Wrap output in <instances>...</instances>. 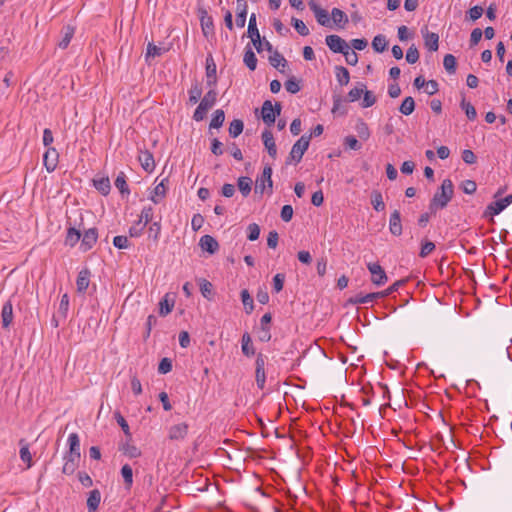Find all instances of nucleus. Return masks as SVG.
I'll return each mask as SVG.
<instances>
[{"instance_id":"nucleus-1","label":"nucleus","mask_w":512,"mask_h":512,"mask_svg":"<svg viewBox=\"0 0 512 512\" xmlns=\"http://www.w3.org/2000/svg\"><path fill=\"white\" fill-rule=\"evenodd\" d=\"M453 196V183L450 179L443 180L440 192H436L430 203V209L444 208Z\"/></svg>"},{"instance_id":"nucleus-2","label":"nucleus","mask_w":512,"mask_h":512,"mask_svg":"<svg viewBox=\"0 0 512 512\" xmlns=\"http://www.w3.org/2000/svg\"><path fill=\"white\" fill-rule=\"evenodd\" d=\"M217 93L214 89H210L200 101L198 107L194 111L193 119L197 122L202 121L209 109L216 103Z\"/></svg>"},{"instance_id":"nucleus-3","label":"nucleus","mask_w":512,"mask_h":512,"mask_svg":"<svg viewBox=\"0 0 512 512\" xmlns=\"http://www.w3.org/2000/svg\"><path fill=\"white\" fill-rule=\"evenodd\" d=\"M272 188V168L270 166H265L262 174L256 178L255 193L263 194L266 189H268V193L272 194Z\"/></svg>"},{"instance_id":"nucleus-4","label":"nucleus","mask_w":512,"mask_h":512,"mask_svg":"<svg viewBox=\"0 0 512 512\" xmlns=\"http://www.w3.org/2000/svg\"><path fill=\"white\" fill-rule=\"evenodd\" d=\"M281 113V105L280 103H275V105L272 104L271 101L266 100L264 101L262 108H261V117L263 122L271 126L275 123L276 117L279 116Z\"/></svg>"},{"instance_id":"nucleus-5","label":"nucleus","mask_w":512,"mask_h":512,"mask_svg":"<svg viewBox=\"0 0 512 512\" xmlns=\"http://www.w3.org/2000/svg\"><path fill=\"white\" fill-rule=\"evenodd\" d=\"M311 136L302 135L292 146L290 151V159L295 163H299L309 147Z\"/></svg>"},{"instance_id":"nucleus-6","label":"nucleus","mask_w":512,"mask_h":512,"mask_svg":"<svg viewBox=\"0 0 512 512\" xmlns=\"http://www.w3.org/2000/svg\"><path fill=\"white\" fill-rule=\"evenodd\" d=\"M248 36L251 38V41L253 43V46L257 50L258 53H262V45L264 42V39L262 40L260 37L259 30L257 28V22H256V14L252 13L249 18L248 23Z\"/></svg>"},{"instance_id":"nucleus-7","label":"nucleus","mask_w":512,"mask_h":512,"mask_svg":"<svg viewBox=\"0 0 512 512\" xmlns=\"http://www.w3.org/2000/svg\"><path fill=\"white\" fill-rule=\"evenodd\" d=\"M367 269L371 274L372 283L375 284L376 286H382L387 282V275L378 262L368 263Z\"/></svg>"},{"instance_id":"nucleus-8","label":"nucleus","mask_w":512,"mask_h":512,"mask_svg":"<svg viewBox=\"0 0 512 512\" xmlns=\"http://www.w3.org/2000/svg\"><path fill=\"white\" fill-rule=\"evenodd\" d=\"M510 204H512V194L491 202L485 210V216H495L504 211Z\"/></svg>"},{"instance_id":"nucleus-9","label":"nucleus","mask_w":512,"mask_h":512,"mask_svg":"<svg viewBox=\"0 0 512 512\" xmlns=\"http://www.w3.org/2000/svg\"><path fill=\"white\" fill-rule=\"evenodd\" d=\"M170 46L166 45L164 43H159V45H156L152 42H149L146 49L145 54V60L146 61H153L157 57L162 56L163 54L169 52Z\"/></svg>"},{"instance_id":"nucleus-10","label":"nucleus","mask_w":512,"mask_h":512,"mask_svg":"<svg viewBox=\"0 0 512 512\" xmlns=\"http://www.w3.org/2000/svg\"><path fill=\"white\" fill-rule=\"evenodd\" d=\"M310 10L314 13L318 23L322 26H330L331 21L329 18L328 12L320 7L315 0H310L308 2Z\"/></svg>"},{"instance_id":"nucleus-11","label":"nucleus","mask_w":512,"mask_h":512,"mask_svg":"<svg viewBox=\"0 0 512 512\" xmlns=\"http://www.w3.org/2000/svg\"><path fill=\"white\" fill-rule=\"evenodd\" d=\"M326 45L334 53H342L348 46V43L338 35H328L325 39Z\"/></svg>"},{"instance_id":"nucleus-12","label":"nucleus","mask_w":512,"mask_h":512,"mask_svg":"<svg viewBox=\"0 0 512 512\" xmlns=\"http://www.w3.org/2000/svg\"><path fill=\"white\" fill-rule=\"evenodd\" d=\"M58 157L59 154L55 148L49 147L46 150L43 156V163L48 172H53L56 169Z\"/></svg>"},{"instance_id":"nucleus-13","label":"nucleus","mask_w":512,"mask_h":512,"mask_svg":"<svg viewBox=\"0 0 512 512\" xmlns=\"http://www.w3.org/2000/svg\"><path fill=\"white\" fill-rule=\"evenodd\" d=\"M98 233L96 228L86 230L81 238V249L83 251L90 250L97 242Z\"/></svg>"},{"instance_id":"nucleus-14","label":"nucleus","mask_w":512,"mask_h":512,"mask_svg":"<svg viewBox=\"0 0 512 512\" xmlns=\"http://www.w3.org/2000/svg\"><path fill=\"white\" fill-rule=\"evenodd\" d=\"M422 33L425 48L430 53L436 52L439 47V35L434 32H429L427 29L425 30V32L422 30Z\"/></svg>"},{"instance_id":"nucleus-15","label":"nucleus","mask_w":512,"mask_h":512,"mask_svg":"<svg viewBox=\"0 0 512 512\" xmlns=\"http://www.w3.org/2000/svg\"><path fill=\"white\" fill-rule=\"evenodd\" d=\"M389 231L394 236H400L403 232L401 214L398 210H394L390 215Z\"/></svg>"},{"instance_id":"nucleus-16","label":"nucleus","mask_w":512,"mask_h":512,"mask_svg":"<svg viewBox=\"0 0 512 512\" xmlns=\"http://www.w3.org/2000/svg\"><path fill=\"white\" fill-rule=\"evenodd\" d=\"M13 305L10 300L6 301L2 307L1 311V324L4 329L10 327L13 322Z\"/></svg>"},{"instance_id":"nucleus-17","label":"nucleus","mask_w":512,"mask_h":512,"mask_svg":"<svg viewBox=\"0 0 512 512\" xmlns=\"http://www.w3.org/2000/svg\"><path fill=\"white\" fill-rule=\"evenodd\" d=\"M69 451L65 454L66 456L79 458L80 459V439L77 433H71L68 436Z\"/></svg>"},{"instance_id":"nucleus-18","label":"nucleus","mask_w":512,"mask_h":512,"mask_svg":"<svg viewBox=\"0 0 512 512\" xmlns=\"http://www.w3.org/2000/svg\"><path fill=\"white\" fill-rule=\"evenodd\" d=\"M198 15L201 22V27L204 35H208V33L213 30V19L208 14L207 10L203 7L198 8Z\"/></svg>"},{"instance_id":"nucleus-19","label":"nucleus","mask_w":512,"mask_h":512,"mask_svg":"<svg viewBox=\"0 0 512 512\" xmlns=\"http://www.w3.org/2000/svg\"><path fill=\"white\" fill-rule=\"evenodd\" d=\"M188 433V425L179 423L169 428L168 437L171 440H183Z\"/></svg>"},{"instance_id":"nucleus-20","label":"nucleus","mask_w":512,"mask_h":512,"mask_svg":"<svg viewBox=\"0 0 512 512\" xmlns=\"http://www.w3.org/2000/svg\"><path fill=\"white\" fill-rule=\"evenodd\" d=\"M262 140L268 154L275 158L277 155V148L274 140V136L270 130H264L262 132Z\"/></svg>"},{"instance_id":"nucleus-21","label":"nucleus","mask_w":512,"mask_h":512,"mask_svg":"<svg viewBox=\"0 0 512 512\" xmlns=\"http://www.w3.org/2000/svg\"><path fill=\"white\" fill-rule=\"evenodd\" d=\"M263 45L266 46V51L268 52V60L271 64H287L286 59L282 54L273 49V46L269 41L264 38Z\"/></svg>"},{"instance_id":"nucleus-22","label":"nucleus","mask_w":512,"mask_h":512,"mask_svg":"<svg viewBox=\"0 0 512 512\" xmlns=\"http://www.w3.org/2000/svg\"><path fill=\"white\" fill-rule=\"evenodd\" d=\"M199 245L202 250L209 252L210 254L215 253L218 248V242L210 235H204L200 238Z\"/></svg>"},{"instance_id":"nucleus-23","label":"nucleus","mask_w":512,"mask_h":512,"mask_svg":"<svg viewBox=\"0 0 512 512\" xmlns=\"http://www.w3.org/2000/svg\"><path fill=\"white\" fill-rule=\"evenodd\" d=\"M101 503V492L98 489H93L88 493L87 509L88 512H96Z\"/></svg>"},{"instance_id":"nucleus-24","label":"nucleus","mask_w":512,"mask_h":512,"mask_svg":"<svg viewBox=\"0 0 512 512\" xmlns=\"http://www.w3.org/2000/svg\"><path fill=\"white\" fill-rule=\"evenodd\" d=\"M380 297H384V293L383 292H375V293H368V294H361L360 293V294L355 295L351 299V302L353 304H367V303L374 302L376 299H378Z\"/></svg>"},{"instance_id":"nucleus-25","label":"nucleus","mask_w":512,"mask_h":512,"mask_svg":"<svg viewBox=\"0 0 512 512\" xmlns=\"http://www.w3.org/2000/svg\"><path fill=\"white\" fill-rule=\"evenodd\" d=\"M142 168L146 172H152L155 169V161L152 153L149 151H142L138 157Z\"/></svg>"},{"instance_id":"nucleus-26","label":"nucleus","mask_w":512,"mask_h":512,"mask_svg":"<svg viewBox=\"0 0 512 512\" xmlns=\"http://www.w3.org/2000/svg\"><path fill=\"white\" fill-rule=\"evenodd\" d=\"M90 283V272L87 269L81 270L78 274L76 285L80 293H84Z\"/></svg>"},{"instance_id":"nucleus-27","label":"nucleus","mask_w":512,"mask_h":512,"mask_svg":"<svg viewBox=\"0 0 512 512\" xmlns=\"http://www.w3.org/2000/svg\"><path fill=\"white\" fill-rule=\"evenodd\" d=\"M19 445L21 446L19 451L20 459L27 464V469H29L32 466V455L29 450V445L24 439L19 441Z\"/></svg>"},{"instance_id":"nucleus-28","label":"nucleus","mask_w":512,"mask_h":512,"mask_svg":"<svg viewBox=\"0 0 512 512\" xmlns=\"http://www.w3.org/2000/svg\"><path fill=\"white\" fill-rule=\"evenodd\" d=\"M252 179L247 176H241L237 180V186L243 197H247L252 189Z\"/></svg>"},{"instance_id":"nucleus-29","label":"nucleus","mask_w":512,"mask_h":512,"mask_svg":"<svg viewBox=\"0 0 512 512\" xmlns=\"http://www.w3.org/2000/svg\"><path fill=\"white\" fill-rule=\"evenodd\" d=\"M388 47V41L385 35L378 34L372 40V48L375 52L382 53Z\"/></svg>"},{"instance_id":"nucleus-30","label":"nucleus","mask_w":512,"mask_h":512,"mask_svg":"<svg viewBox=\"0 0 512 512\" xmlns=\"http://www.w3.org/2000/svg\"><path fill=\"white\" fill-rule=\"evenodd\" d=\"M173 307L174 299H169V294H166L159 302V314L161 316H166L173 310Z\"/></svg>"},{"instance_id":"nucleus-31","label":"nucleus","mask_w":512,"mask_h":512,"mask_svg":"<svg viewBox=\"0 0 512 512\" xmlns=\"http://www.w3.org/2000/svg\"><path fill=\"white\" fill-rule=\"evenodd\" d=\"M81 239V233L74 227H70L67 231L65 244L70 247H74Z\"/></svg>"},{"instance_id":"nucleus-32","label":"nucleus","mask_w":512,"mask_h":512,"mask_svg":"<svg viewBox=\"0 0 512 512\" xmlns=\"http://www.w3.org/2000/svg\"><path fill=\"white\" fill-rule=\"evenodd\" d=\"M241 349L244 355L252 356L255 353L254 347L252 345L251 337L248 333H245L241 339Z\"/></svg>"},{"instance_id":"nucleus-33","label":"nucleus","mask_w":512,"mask_h":512,"mask_svg":"<svg viewBox=\"0 0 512 512\" xmlns=\"http://www.w3.org/2000/svg\"><path fill=\"white\" fill-rule=\"evenodd\" d=\"M79 461V458H73L69 456H64V465L62 468V472L66 475H71L74 473L77 467V463Z\"/></svg>"},{"instance_id":"nucleus-34","label":"nucleus","mask_w":512,"mask_h":512,"mask_svg":"<svg viewBox=\"0 0 512 512\" xmlns=\"http://www.w3.org/2000/svg\"><path fill=\"white\" fill-rule=\"evenodd\" d=\"M166 179H163L153 190L151 193L150 199L155 203L158 204L160 200L165 196L166 193V187L165 182Z\"/></svg>"},{"instance_id":"nucleus-35","label":"nucleus","mask_w":512,"mask_h":512,"mask_svg":"<svg viewBox=\"0 0 512 512\" xmlns=\"http://www.w3.org/2000/svg\"><path fill=\"white\" fill-rule=\"evenodd\" d=\"M371 204L373 208L378 211H384L385 210V203L383 201V197L381 192L374 190L371 194Z\"/></svg>"},{"instance_id":"nucleus-36","label":"nucleus","mask_w":512,"mask_h":512,"mask_svg":"<svg viewBox=\"0 0 512 512\" xmlns=\"http://www.w3.org/2000/svg\"><path fill=\"white\" fill-rule=\"evenodd\" d=\"M121 476L124 480L126 489H130L133 484V470L130 465L125 464L121 468Z\"/></svg>"},{"instance_id":"nucleus-37","label":"nucleus","mask_w":512,"mask_h":512,"mask_svg":"<svg viewBox=\"0 0 512 512\" xmlns=\"http://www.w3.org/2000/svg\"><path fill=\"white\" fill-rule=\"evenodd\" d=\"M331 16H332L333 22L340 27H343L348 22L347 15L342 10H340L338 8L332 9Z\"/></svg>"},{"instance_id":"nucleus-38","label":"nucleus","mask_w":512,"mask_h":512,"mask_svg":"<svg viewBox=\"0 0 512 512\" xmlns=\"http://www.w3.org/2000/svg\"><path fill=\"white\" fill-rule=\"evenodd\" d=\"M225 121V113L222 109H217L212 116L209 127L218 129L220 128Z\"/></svg>"},{"instance_id":"nucleus-39","label":"nucleus","mask_w":512,"mask_h":512,"mask_svg":"<svg viewBox=\"0 0 512 512\" xmlns=\"http://www.w3.org/2000/svg\"><path fill=\"white\" fill-rule=\"evenodd\" d=\"M74 32L75 31H74L73 27L66 26L63 29V36H62V39L60 40V42L58 43V46L62 49L67 48L69 43L71 42V39L73 38Z\"/></svg>"},{"instance_id":"nucleus-40","label":"nucleus","mask_w":512,"mask_h":512,"mask_svg":"<svg viewBox=\"0 0 512 512\" xmlns=\"http://www.w3.org/2000/svg\"><path fill=\"white\" fill-rule=\"evenodd\" d=\"M414 109H415V101H414V99H413L412 97H410V96H409V97H406V98L402 101V103H401V105H400V107H399V111H400L402 114L406 115V116H408V115L412 114V113H413V111H414Z\"/></svg>"},{"instance_id":"nucleus-41","label":"nucleus","mask_w":512,"mask_h":512,"mask_svg":"<svg viewBox=\"0 0 512 512\" xmlns=\"http://www.w3.org/2000/svg\"><path fill=\"white\" fill-rule=\"evenodd\" d=\"M336 79L341 86L347 85L350 81L348 70L344 66H338L336 69Z\"/></svg>"},{"instance_id":"nucleus-42","label":"nucleus","mask_w":512,"mask_h":512,"mask_svg":"<svg viewBox=\"0 0 512 512\" xmlns=\"http://www.w3.org/2000/svg\"><path fill=\"white\" fill-rule=\"evenodd\" d=\"M243 128V121L240 119H234L229 126V135L236 138L243 132Z\"/></svg>"},{"instance_id":"nucleus-43","label":"nucleus","mask_w":512,"mask_h":512,"mask_svg":"<svg viewBox=\"0 0 512 512\" xmlns=\"http://www.w3.org/2000/svg\"><path fill=\"white\" fill-rule=\"evenodd\" d=\"M200 292L204 298L211 300L213 296L212 284L206 279H200L199 281Z\"/></svg>"},{"instance_id":"nucleus-44","label":"nucleus","mask_w":512,"mask_h":512,"mask_svg":"<svg viewBox=\"0 0 512 512\" xmlns=\"http://www.w3.org/2000/svg\"><path fill=\"white\" fill-rule=\"evenodd\" d=\"M365 90V85L363 83H358L353 89H351L348 93V99L350 102H355L361 98Z\"/></svg>"},{"instance_id":"nucleus-45","label":"nucleus","mask_w":512,"mask_h":512,"mask_svg":"<svg viewBox=\"0 0 512 512\" xmlns=\"http://www.w3.org/2000/svg\"><path fill=\"white\" fill-rule=\"evenodd\" d=\"M153 208L151 206L144 207L138 220V225L142 224L144 227L152 220Z\"/></svg>"},{"instance_id":"nucleus-46","label":"nucleus","mask_w":512,"mask_h":512,"mask_svg":"<svg viewBox=\"0 0 512 512\" xmlns=\"http://www.w3.org/2000/svg\"><path fill=\"white\" fill-rule=\"evenodd\" d=\"M96 189L103 195H107L110 191V181L108 178H101L94 181Z\"/></svg>"},{"instance_id":"nucleus-47","label":"nucleus","mask_w":512,"mask_h":512,"mask_svg":"<svg viewBox=\"0 0 512 512\" xmlns=\"http://www.w3.org/2000/svg\"><path fill=\"white\" fill-rule=\"evenodd\" d=\"M461 108H462V110H464V112L469 120L472 121V120L476 119V117H477L476 109L474 108V106L471 103L466 102V100L464 98L461 101Z\"/></svg>"},{"instance_id":"nucleus-48","label":"nucleus","mask_w":512,"mask_h":512,"mask_svg":"<svg viewBox=\"0 0 512 512\" xmlns=\"http://www.w3.org/2000/svg\"><path fill=\"white\" fill-rule=\"evenodd\" d=\"M115 187L117 189H119V191L124 194H129V188H128V185L126 183V176L123 172L119 173V175L116 177L115 179Z\"/></svg>"},{"instance_id":"nucleus-49","label":"nucleus","mask_w":512,"mask_h":512,"mask_svg":"<svg viewBox=\"0 0 512 512\" xmlns=\"http://www.w3.org/2000/svg\"><path fill=\"white\" fill-rule=\"evenodd\" d=\"M241 300L245 307V310L247 313H251L254 305H253V299L251 298L248 290L244 289L241 291Z\"/></svg>"},{"instance_id":"nucleus-50","label":"nucleus","mask_w":512,"mask_h":512,"mask_svg":"<svg viewBox=\"0 0 512 512\" xmlns=\"http://www.w3.org/2000/svg\"><path fill=\"white\" fill-rule=\"evenodd\" d=\"M202 95V89L198 84H194L189 90V102L196 104Z\"/></svg>"},{"instance_id":"nucleus-51","label":"nucleus","mask_w":512,"mask_h":512,"mask_svg":"<svg viewBox=\"0 0 512 512\" xmlns=\"http://www.w3.org/2000/svg\"><path fill=\"white\" fill-rule=\"evenodd\" d=\"M114 418H115L116 422L119 424V426L121 427L124 434L126 436H131L129 425L119 411H116L114 413Z\"/></svg>"},{"instance_id":"nucleus-52","label":"nucleus","mask_w":512,"mask_h":512,"mask_svg":"<svg viewBox=\"0 0 512 512\" xmlns=\"http://www.w3.org/2000/svg\"><path fill=\"white\" fill-rule=\"evenodd\" d=\"M406 61L409 64H415L419 60V51L415 45H411L406 51Z\"/></svg>"},{"instance_id":"nucleus-53","label":"nucleus","mask_w":512,"mask_h":512,"mask_svg":"<svg viewBox=\"0 0 512 512\" xmlns=\"http://www.w3.org/2000/svg\"><path fill=\"white\" fill-rule=\"evenodd\" d=\"M69 309V297L67 294H63L58 308V313L61 317L66 318Z\"/></svg>"},{"instance_id":"nucleus-54","label":"nucleus","mask_w":512,"mask_h":512,"mask_svg":"<svg viewBox=\"0 0 512 512\" xmlns=\"http://www.w3.org/2000/svg\"><path fill=\"white\" fill-rule=\"evenodd\" d=\"M216 67L217 66H206L207 85L210 87H214L217 82Z\"/></svg>"},{"instance_id":"nucleus-55","label":"nucleus","mask_w":512,"mask_h":512,"mask_svg":"<svg viewBox=\"0 0 512 512\" xmlns=\"http://www.w3.org/2000/svg\"><path fill=\"white\" fill-rule=\"evenodd\" d=\"M260 227L256 223H251L247 227V238L250 241H255L259 238Z\"/></svg>"},{"instance_id":"nucleus-56","label":"nucleus","mask_w":512,"mask_h":512,"mask_svg":"<svg viewBox=\"0 0 512 512\" xmlns=\"http://www.w3.org/2000/svg\"><path fill=\"white\" fill-rule=\"evenodd\" d=\"M342 54L345 57L347 64H357L358 56L357 53L348 45Z\"/></svg>"},{"instance_id":"nucleus-57","label":"nucleus","mask_w":512,"mask_h":512,"mask_svg":"<svg viewBox=\"0 0 512 512\" xmlns=\"http://www.w3.org/2000/svg\"><path fill=\"white\" fill-rule=\"evenodd\" d=\"M356 131H357V134L358 136L362 139V140H367L369 137H370V130H369V127L368 125L361 121L359 122L357 125H356Z\"/></svg>"},{"instance_id":"nucleus-58","label":"nucleus","mask_w":512,"mask_h":512,"mask_svg":"<svg viewBox=\"0 0 512 512\" xmlns=\"http://www.w3.org/2000/svg\"><path fill=\"white\" fill-rule=\"evenodd\" d=\"M293 26L295 30L301 35V36H307L309 34V29L307 28L306 24L297 18H292Z\"/></svg>"},{"instance_id":"nucleus-59","label":"nucleus","mask_w":512,"mask_h":512,"mask_svg":"<svg viewBox=\"0 0 512 512\" xmlns=\"http://www.w3.org/2000/svg\"><path fill=\"white\" fill-rule=\"evenodd\" d=\"M435 249V244L431 241H424L422 243L419 256L421 258L427 257L429 254H431Z\"/></svg>"},{"instance_id":"nucleus-60","label":"nucleus","mask_w":512,"mask_h":512,"mask_svg":"<svg viewBox=\"0 0 512 512\" xmlns=\"http://www.w3.org/2000/svg\"><path fill=\"white\" fill-rule=\"evenodd\" d=\"M363 94H364V97H363L361 106L363 108H368V107L373 106L376 102V97L372 94V92H370L368 90H364Z\"/></svg>"},{"instance_id":"nucleus-61","label":"nucleus","mask_w":512,"mask_h":512,"mask_svg":"<svg viewBox=\"0 0 512 512\" xmlns=\"http://www.w3.org/2000/svg\"><path fill=\"white\" fill-rule=\"evenodd\" d=\"M243 62H244V64H256L257 63L256 55L249 45L245 48Z\"/></svg>"},{"instance_id":"nucleus-62","label":"nucleus","mask_w":512,"mask_h":512,"mask_svg":"<svg viewBox=\"0 0 512 512\" xmlns=\"http://www.w3.org/2000/svg\"><path fill=\"white\" fill-rule=\"evenodd\" d=\"M123 452L126 456H128L129 458H138L141 456V451L139 448H137L136 446L134 445H126L124 448H123Z\"/></svg>"},{"instance_id":"nucleus-63","label":"nucleus","mask_w":512,"mask_h":512,"mask_svg":"<svg viewBox=\"0 0 512 512\" xmlns=\"http://www.w3.org/2000/svg\"><path fill=\"white\" fill-rule=\"evenodd\" d=\"M285 275L278 273L273 277V289L276 293H279L283 289Z\"/></svg>"},{"instance_id":"nucleus-64","label":"nucleus","mask_w":512,"mask_h":512,"mask_svg":"<svg viewBox=\"0 0 512 512\" xmlns=\"http://www.w3.org/2000/svg\"><path fill=\"white\" fill-rule=\"evenodd\" d=\"M285 88L289 93L296 94L300 91V84L295 78L286 81Z\"/></svg>"}]
</instances>
